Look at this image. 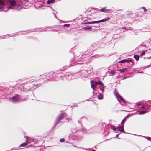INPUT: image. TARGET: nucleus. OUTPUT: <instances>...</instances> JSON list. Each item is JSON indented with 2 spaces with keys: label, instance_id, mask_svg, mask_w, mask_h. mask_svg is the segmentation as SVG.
Here are the masks:
<instances>
[{
  "label": "nucleus",
  "instance_id": "1",
  "mask_svg": "<svg viewBox=\"0 0 151 151\" xmlns=\"http://www.w3.org/2000/svg\"><path fill=\"white\" fill-rule=\"evenodd\" d=\"M66 116V114L65 113L62 114H60L57 117L56 120L55 121V125L59 123L60 122L61 119L64 118Z\"/></svg>",
  "mask_w": 151,
  "mask_h": 151
},
{
  "label": "nucleus",
  "instance_id": "2",
  "mask_svg": "<svg viewBox=\"0 0 151 151\" xmlns=\"http://www.w3.org/2000/svg\"><path fill=\"white\" fill-rule=\"evenodd\" d=\"M19 100V96L18 95H16L15 96H14L12 98H11V100H10L11 101H12L13 102H16L18 101Z\"/></svg>",
  "mask_w": 151,
  "mask_h": 151
},
{
  "label": "nucleus",
  "instance_id": "3",
  "mask_svg": "<svg viewBox=\"0 0 151 151\" xmlns=\"http://www.w3.org/2000/svg\"><path fill=\"white\" fill-rule=\"evenodd\" d=\"M109 19H110V18H107L106 19H102V20H99V21H93L91 22H89V23H90V24H91L95 23H99L100 22H104L105 21L107 20H109Z\"/></svg>",
  "mask_w": 151,
  "mask_h": 151
},
{
  "label": "nucleus",
  "instance_id": "4",
  "mask_svg": "<svg viewBox=\"0 0 151 151\" xmlns=\"http://www.w3.org/2000/svg\"><path fill=\"white\" fill-rule=\"evenodd\" d=\"M117 94H118L117 93H115V95L116 96V97H117V98L118 101H119V100H120L121 101H122V102H125L124 99L119 95L118 94L117 95Z\"/></svg>",
  "mask_w": 151,
  "mask_h": 151
},
{
  "label": "nucleus",
  "instance_id": "5",
  "mask_svg": "<svg viewBox=\"0 0 151 151\" xmlns=\"http://www.w3.org/2000/svg\"><path fill=\"white\" fill-rule=\"evenodd\" d=\"M10 4L11 6H14L15 5H17V2L14 0L11 1L10 2Z\"/></svg>",
  "mask_w": 151,
  "mask_h": 151
},
{
  "label": "nucleus",
  "instance_id": "6",
  "mask_svg": "<svg viewBox=\"0 0 151 151\" xmlns=\"http://www.w3.org/2000/svg\"><path fill=\"white\" fill-rule=\"evenodd\" d=\"M123 126H120L119 127V131H120V132H122L123 133H125V132L123 128Z\"/></svg>",
  "mask_w": 151,
  "mask_h": 151
},
{
  "label": "nucleus",
  "instance_id": "7",
  "mask_svg": "<svg viewBox=\"0 0 151 151\" xmlns=\"http://www.w3.org/2000/svg\"><path fill=\"white\" fill-rule=\"evenodd\" d=\"M91 85L92 88L93 89V90H94L95 88V85H94V82L93 81H91Z\"/></svg>",
  "mask_w": 151,
  "mask_h": 151
},
{
  "label": "nucleus",
  "instance_id": "8",
  "mask_svg": "<svg viewBox=\"0 0 151 151\" xmlns=\"http://www.w3.org/2000/svg\"><path fill=\"white\" fill-rule=\"evenodd\" d=\"M29 142H26L25 143H24L21 144L20 145V147H24L26 145H27L28 143Z\"/></svg>",
  "mask_w": 151,
  "mask_h": 151
},
{
  "label": "nucleus",
  "instance_id": "9",
  "mask_svg": "<svg viewBox=\"0 0 151 151\" xmlns=\"http://www.w3.org/2000/svg\"><path fill=\"white\" fill-rule=\"evenodd\" d=\"M127 70V68H123V69H121L120 70H119V71L120 72V73H124V72Z\"/></svg>",
  "mask_w": 151,
  "mask_h": 151
},
{
  "label": "nucleus",
  "instance_id": "10",
  "mask_svg": "<svg viewBox=\"0 0 151 151\" xmlns=\"http://www.w3.org/2000/svg\"><path fill=\"white\" fill-rule=\"evenodd\" d=\"M54 0H48L47 1V4H49L51 3H53L54 2Z\"/></svg>",
  "mask_w": 151,
  "mask_h": 151
},
{
  "label": "nucleus",
  "instance_id": "11",
  "mask_svg": "<svg viewBox=\"0 0 151 151\" xmlns=\"http://www.w3.org/2000/svg\"><path fill=\"white\" fill-rule=\"evenodd\" d=\"M134 58L136 60H138L139 58V57L137 55H134Z\"/></svg>",
  "mask_w": 151,
  "mask_h": 151
},
{
  "label": "nucleus",
  "instance_id": "12",
  "mask_svg": "<svg viewBox=\"0 0 151 151\" xmlns=\"http://www.w3.org/2000/svg\"><path fill=\"white\" fill-rule=\"evenodd\" d=\"M103 98V95L101 94L98 95V99H102Z\"/></svg>",
  "mask_w": 151,
  "mask_h": 151
},
{
  "label": "nucleus",
  "instance_id": "13",
  "mask_svg": "<svg viewBox=\"0 0 151 151\" xmlns=\"http://www.w3.org/2000/svg\"><path fill=\"white\" fill-rule=\"evenodd\" d=\"M85 30H91V27H87L84 28Z\"/></svg>",
  "mask_w": 151,
  "mask_h": 151
},
{
  "label": "nucleus",
  "instance_id": "14",
  "mask_svg": "<svg viewBox=\"0 0 151 151\" xmlns=\"http://www.w3.org/2000/svg\"><path fill=\"white\" fill-rule=\"evenodd\" d=\"M98 85H99L100 86H104V85L102 82L101 81H98Z\"/></svg>",
  "mask_w": 151,
  "mask_h": 151
},
{
  "label": "nucleus",
  "instance_id": "15",
  "mask_svg": "<svg viewBox=\"0 0 151 151\" xmlns=\"http://www.w3.org/2000/svg\"><path fill=\"white\" fill-rule=\"evenodd\" d=\"M15 9L18 10H19L20 9H21V7L19 6H17Z\"/></svg>",
  "mask_w": 151,
  "mask_h": 151
},
{
  "label": "nucleus",
  "instance_id": "16",
  "mask_svg": "<svg viewBox=\"0 0 151 151\" xmlns=\"http://www.w3.org/2000/svg\"><path fill=\"white\" fill-rule=\"evenodd\" d=\"M126 121V118H124L122 121L121 123L122 124H124Z\"/></svg>",
  "mask_w": 151,
  "mask_h": 151
},
{
  "label": "nucleus",
  "instance_id": "17",
  "mask_svg": "<svg viewBox=\"0 0 151 151\" xmlns=\"http://www.w3.org/2000/svg\"><path fill=\"white\" fill-rule=\"evenodd\" d=\"M146 113V111H141L140 112L139 114H143Z\"/></svg>",
  "mask_w": 151,
  "mask_h": 151
},
{
  "label": "nucleus",
  "instance_id": "18",
  "mask_svg": "<svg viewBox=\"0 0 151 151\" xmlns=\"http://www.w3.org/2000/svg\"><path fill=\"white\" fill-rule=\"evenodd\" d=\"M106 8V7H104V8H102L101 9L100 11L102 12H104V11H105Z\"/></svg>",
  "mask_w": 151,
  "mask_h": 151
},
{
  "label": "nucleus",
  "instance_id": "19",
  "mask_svg": "<svg viewBox=\"0 0 151 151\" xmlns=\"http://www.w3.org/2000/svg\"><path fill=\"white\" fill-rule=\"evenodd\" d=\"M119 62L121 63H124L125 62V59L119 61Z\"/></svg>",
  "mask_w": 151,
  "mask_h": 151
},
{
  "label": "nucleus",
  "instance_id": "20",
  "mask_svg": "<svg viewBox=\"0 0 151 151\" xmlns=\"http://www.w3.org/2000/svg\"><path fill=\"white\" fill-rule=\"evenodd\" d=\"M125 62L129 63L130 62H131V60L129 59H125Z\"/></svg>",
  "mask_w": 151,
  "mask_h": 151
},
{
  "label": "nucleus",
  "instance_id": "21",
  "mask_svg": "<svg viewBox=\"0 0 151 151\" xmlns=\"http://www.w3.org/2000/svg\"><path fill=\"white\" fill-rule=\"evenodd\" d=\"M70 24H65L64 25V26L65 27H68L70 26Z\"/></svg>",
  "mask_w": 151,
  "mask_h": 151
},
{
  "label": "nucleus",
  "instance_id": "22",
  "mask_svg": "<svg viewBox=\"0 0 151 151\" xmlns=\"http://www.w3.org/2000/svg\"><path fill=\"white\" fill-rule=\"evenodd\" d=\"M65 140L64 139H61L60 140V142H64Z\"/></svg>",
  "mask_w": 151,
  "mask_h": 151
},
{
  "label": "nucleus",
  "instance_id": "23",
  "mask_svg": "<svg viewBox=\"0 0 151 151\" xmlns=\"http://www.w3.org/2000/svg\"><path fill=\"white\" fill-rule=\"evenodd\" d=\"M114 73H115V72L113 71L112 70L110 72V74H114Z\"/></svg>",
  "mask_w": 151,
  "mask_h": 151
},
{
  "label": "nucleus",
  "instance_id": "24",
  "mask_svg": "<svg viewBox=\"0 0 151 151\" xmlns=\"http://www.w3.org/2000/svg\"><path fill=\"white\" fill-rule=\"evenodd\" d=\"M145 52H143L141 54V55H143L145 54Z\"/></svg>",
  "mask_w": 151,
  "mask_h": 151
},
{
  "label": "nucleus",
  "instance_id": "25",
  "mask_svg": "<svg viewBox=\"0 0 151 151\" xmlns=\"http://www.w3.org/2000/svg\"><path fill=\"white\" fill-rule=\"evenodd\" d=\"M111 129H112L113 130H114V131H116V129L115 127H111Z\"/></svg>",
  "mask_w": 151,
  "mask_h": 151
},
{
  "label": "nucleus",
  "instance_id": "26",
  "mask_svg": "<svg viewBox=\"0 0 151 151\" xmlns=\"http://www.w3.org/2000/svg\"><path fill=\"white\" fill-rule=\"evenodd\" d=\"M142 8L144 10V12H145V11H147V10H146L144 7H142Z\"/></svg>",
  "mask_w": 151,
  "mask_h": 151
},
{
  "label": "nucleus",
  "instance_id": "27",
  "mask_svg": "<svg viewBox=\"0 0 151 151\" xmlns=\"http://www.w3.org/2000/svg\"><path fill=\"white\" fill-rule=\"evenodd\" d=\"M149 141H151V138L149 137H147Z\"/></svg>",
  "mask_w": 151,
  "mask_h": 151
},
{
  "label": "nucleus",
  "instance_id": "28",
  "mask_svg": "<svg viewBox=\"0 0 151 151\" xmlns=\"http://www.w3.org/2000/svg\"><path fill=\"white\" fill-rule=\"evenodd\" d=\"M101 90L102 91V92H103L104 91V89L103 88H100Z\"/></svg>",
  "mask_w": 151,
  "mask_h": 151
},
{
  "label": "nucleus",
  "instance_id": "29",
  "mask_svg": "<svg viewBox=\"0 0 151 151\" xmlns=\"http://www.w3.org/2000/svg\"><path fill=\"white\" fill-rule=\"evenodd\" d=\"M117 134L116 136V138H117V137H118L119 134Z\"/></svg>",
  "mask_w": 151,
  "mask_h": 151
},
{
  "label": "nucleus",
  "instance_id": "30",
  "mask_svg": "<svg viewBox=\"0 0 151 151\" xmlns=\"http://www.w3.org/2000/svg\"><path fill=\"white\" fill-rule=\"evenodd\" d=\"M95 86L96 85H98L97 83H98V82L95 81Z\"/></svg>",
  "mask_w": 151,
  "mask_h": 151
},
{
  "label": "nucleus",
  "instance_id": "31",
  "mask_svg": "<svg viewBox=\"0 0 151 151\" xmlns=\"http://www.w3.org/2000/svg\"><path fill=\"white\" fill-rule=\"evenodd\" d=\"M141 108H142V109H145V106H142V107Z\"/></svg>",
  "mask_w": 151,
  "mask_h": 151
},
{
  "label": "nucleus",
  "instance_id": "32",
  "mask_svg": "<svg viewBox=\"0 0 151 151\" xmlns=\"http://www.w3.org/2000/svg\"><path fill=\"white\" fill-rule=\"evenodd\" d=\"M111 10V9H106L105 10V11H110Z\"/></svg>",
  "mask_w": 151,
  "mask_h": 151
},
{
  "label": "nucleus",
  "instance_id": "33",
  "mask_svg": "<svg viewBox=\"0 0 151 151\" xmlns=\"http://www.w3.org/2000/svg\"><path fill=\"white\" fill-rule=\"evenodd\" d=\"M25 137H26V139L27 140H28V137L27 136H26Z\"/></svg>",
  "mask_w": 151,
  "mask_h": 151
},
{
  "label": "nucleus",
  "instance_id": "34",
  "mask_svg": "<svg viewBox=\"0 0 151 151\" xmlns=\"http://www.w3.org/2000/svg\"><path fill=\"white\" fill-rule=\"evenodd\" d=\"M140 105V104H138L137 105V107L139 106Z\"/></svg>",
  "mask_w": 151,
  "mask_h": 151
},
{
  "label": "nucleus",
  "instance_id": "35",
  "mask_svg": "<svg viewBox=\"0 0 151 151\" xmlns=\"http://www.w3.org/2000/svg\"><path fill=\"white\" fill-rule=\"evenodd\" d=\"M92 151H96L95 150H92Z\"/></svg>",
  "mask_w": 151,
  "mask_h": 151
},
{
  "label": "nucleus",
  "instance_id": "36",
  "mask_svg": "<svg viewBox=\"0 0 151 151\" xmlns=\"http://www.w3.org/2000/svg\"><path fill=\"white\" fill-rule=\"evenodd\" d=\"M140 73H142V72H140Z\"/></svg>",
  "mask_w": 151,
  "mask_h": 151
},
{
  "label": "nucleus",
  "instance_id": "37",
  "mask_svg": "<svg viewBox=\"0 0 151 151\" xmlns=\"http://www.w3.org/2000/svg\"><path fill=\"white\" fill-rule=\"evenodd\" d=\"M55 16L56 17V16L55 15Z\"/></svg>",
  "mask_w": 151,
  "mask_h": 151
}]
</instances>
